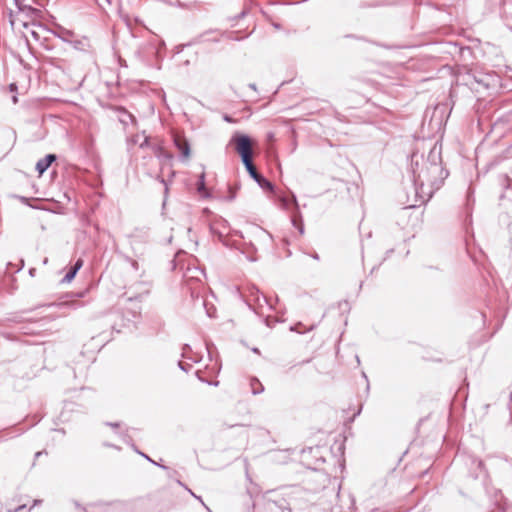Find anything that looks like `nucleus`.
<instances>
[{
  "instance_id": "nucleus-24",
  "label": "nucleus",
  "mask_w": 512,
  "mask_h": 512,
  "mask_svg": "<svg viewBox=\"0 0 512 512\" xmlns=\"http://www.w3.org/2000/svg\"><path fill=\"white\" fill-rule=\"evenodd\" d=\"M299 232H300L301 234L303 233V226H302V225H300V226H299Z\"/></svg>"
},
{
  "instance_id": "nucleus-11",
  "label": "nucleus",
  "mask_w": 512,
  "mask_h": 512,
  "mask_svg": "<svg viewBox=\"0 0 512 512\" xmlns=\"http://www.w3.org/2000/svg\"><path fill=\"white\" fill-rule=\"evenodd\" d=\"M202 305L206 308V313L209 317L212 318L215 316L216 309L213 305H211V307H208V304L205 300L202 301Z\"/></svg>"
},
{
  "instance_id": "nucleus-25",
  "label": "nucleus",
  "mask_w": 512,
  "mask_h": 512,
  "mask_svg": "<svg viewBox=\"0 0 512 512\" xmlns=\"http://www.w3.org/2000/svg\"><path fill=\"white\" fill-rule=\"evenodd\" d=\"M40 502H41L40 500H34V504H33V506H35V505L39 504Z\"/></svg>"
},
{
  "instance_id": "nucleus-12",
  "label": "nucleus",
  "mask_w": 512,
  "mask_h": 512,
  "mask_svg": "<svg viewBox=\"0 0 512 512\" xmlns=\"http://www.w3.org/2000/svg\"><path fill=\"white\" fill-rule=\"evenodd\" d=\"M280 205L283 209H288L290 205V200L286 197L280 198Z\"/></svg>"
},
{
  "instance_id": "nucleus-31",
  "label": "nucleus",
  "mask_w": 512,
  "mask_h": 512,
  "mask_svg": "<svg viewBox=\"0 0 512 512\" xmlns=\"http://www.w3.org/2000/svg\"><path fill=\"white\" fill-rule=\"evenodd\" d=\"M47 262H48V259H47V258H45V259H44V261H43V263H44V264H47Z\"/></svg>"
},
{
  "instance_id": "nucleus-15",
  "label": "nucleus",
  "mask_w": 512,
  "mask_h": 512,
  "mask_svg": "<svg viewBox=\"0 0 512 512\" xmlns=\"http://www.w3.org/2000/svg\"><path fill=\"white\" fill-rule=\"evenodd\" d=\"M25 508H26V505H25V504H24V505H20V506H18V507L14 510V512H22V510H24Z\"/></svg>"
},
{
  "instance_id": "nucleus-19",
  "label": "nucleus",
  "mask_w": 512,
  "mask_h": 512,
  "mask_svg": "<svg viewBox=\"0 0 512 512\" xmlns=\"http://www.w3.org/2000/svg\"><path fill=\"white\" fill-rule=\"evenodd\" d=\"M142 456L145 457V459H147L148 461L152 462L153 464H157L156 462H154L150 457H148L147 455L141 453Z\"/></svg>"
},
{
  "instance_id": "nucleus-22",
  "label": "nucleus",
  "mask_w": 512,
  "mask_h": 512,
  "mask_svg": "<svg viewBox=\"0 0 512 512\" xmlns=\"http://www.w3.org/2000/svg\"><path fill=\"white\" fill-rule=\"evenodd\" d=\"M292 202L295 206H298L296 197L294 195L292 196Z\"/></svg>"
},
{
  "instance_id": "nucleus-2",
  "label": "nucleus",
  "mask_w": 512,
  "mask_h": 512,
  "mask_svg": "<svg viewBox=\"0 0 512 512\" xmlns=\"http://www.w3.org/2000/svg\"><path fill=\"white\" fill-rule=\"evenodd\" d=\"M248 306L260 316H270V311L274 309L271 299H268L258 288L252 287L246 295Z\"/></svg>"
},
{
  "instance_id": "nucleus-26",
  "label": "nucleus",
  "mask_w": 512,
  "mask_h": 512,
  "mask_svg": "<svg viewBox=\"0 0 512 512\" xmlns=\"http://www.w3.org/2000/svg\"><path fill=\"white\" fill-rule=\"evenodd\" d=\"M292 223H293V225H295V226H296V225H297V221H296V219H292Z\"/></svg>"
},
{
  "instance_id": "nucleus-8",
  "label": "nucleus",
  "mask_w": 512,
  "mask_h": 512,
  "mask_svg": "<svg viewBox=\"0 0 512 512\" xmlns=\"http://www.w3.org/2000/svg\"><path fill=\"white\" fill-rule=\"evenodd\" d=\"M83 266V260L82 259H78L76 261V263L74 264V266L66 273V275L64 276L63 278V282H71L75 275L77 274V272L81 269V267Z\"/></svg>"
},
{
  "instance_id": "nucleus-16",
  "label": "nucleus",
  "mask_w": 512,
  "mask_h": 512,
  "mask_svg": "<svg viewBox=\"0 0 512 512\" xmlns=\"http://www.w3.org/2000/svg\"><path fill=\"white\" fill-rule=\"evenodd\" d=\"M42 454H47L46 451H38L35 453V459H37L38 457H40Z\"/></svg>"
},
{
  "instance_id": "nucleus-3",
  "label": "nucleus",
  "mask_w": 512,
  "mask_h": 512,
  "mask_svg": "<svg viewBox=\"0 0 512 512\" xmlns=\"http://www.w3.org/2000/svg\"><path fill=\"white\" fill-rule=\"evenodd\" d=\"M230 143L235 145V150L241 156L243 164L251 165V162H253V151L250 137L237 133L232 136Z\"/></svg>"
},
{
  "instance_id": "nucleus-1",
  "label": "nucleus",
  "mask_w": 512,
  "mask_h": 512,
  "mask_svg": "<svg viewBox=\"0 0 512 512\" xmlns=\"http://www.w3.org/2000/svg\"><path fill=\"white\" fill-rule=\"evenodd\" d=\"M413 181L416 194L422 202L431 199L433 194L442 186L448 172L443 168L439 154L432 150L427 159L412 161Z\"/></svg>"
},
{
  "instance_id": "nucleus-23",
  "label": "nucleus",
  "mask_w": 512,
  "mask_h": 512,
  "mask_svg": "<svg viewBox=\"0 0 512 512\" xmlns=\"http://www.w3.org/2000/svg\"><path fill=\"white\" fill-rule=\"evenodd\" d=\"M161 182L165 185V191L167 192V191H168V188H167V184H166L165 180H164V179H162V180H161Z\"/></svg>"
},
{
  "instance_id": "nucleus-4",
  "label": "nucleus",
  "mask_w": 512,
  "mask_h": 512,
  "mask_svg": "<svg viewBox=\"0 0 512 512\" xmlns=\"http://www.w3.org/2000/svg\"><path fill=\"white\" fill-rule=\"evenodd\" d=\"M249 175L258 183V185L266 191H273L274 186L273 184L264 178L261 174L257 172L256 167L254 166L253 162H251V165H244Z\"/></svg>"
},
{
  "instance_id": "nucleus-27",
  "label": "nucleus",
  "mask_w": 512,
  "mask_h": 512,
  "mask_svg": "<svg viewBox=\"0 0 512 512\" xmlns=\"http://www.w3.org/2000/svg\"><path fill=\"white\" fill-rule=\"evenodd\" d=\"M17 100H18V99H17V97H16V96H14V97H13V102H14V103H17Z\"/></svg>"
},
{
  "instance_id": "nucleus-6",
  "label": "nucleus",
  "mask_w": 512,
  "mask_h": 512,
  "mask_svg": "<svg viewBox=\"0 0 512 512\" xmlns=\"http://www.w3.org/2000/svg\"><path fill=\"white\" fill-rule=\"evenodd\" d=\"M210 231L221 240L224 236L229 234L228 222L222 218L217 219L211 223Z\"/></svg>"
},
{
  "instance_id": "nucleus-13",
  "label": "nucleus",
  "mask_w": 512,
  "mask_h": 512,
  "mask_svg": "<svg viewBox=\"0 0 512 512\" xmlns=\"http://www.w3.org/2000/svg\"><path fill=\"white\" fill-rule=\"evenodd\" d=\"M149 146H150L149 137L143 136V141L139 143V147L144 148V147H149Z\"/></svg>"
},
{
  "instance_id": "nucleus-5",
  "label": "nucleus",
  "mask_w": 512,
  "mask_h": 512,
  "mask_svg": "<svg viewBox=\"0 0 512 512\" xmlns=\"http://www.w3.org/2000/svg\"><path fill=\"white\" fill-rule=\"evenodd\" d=\"M173 142L180 153V157L183 160H188L191 154L190 143L188 142V140L183 135L174 134Z\"/></svg>"
},
{
  "instance_id": "nucleus-17",
  "label": "nucleus",
  "mask_w": 512,
  "mask_h": 512,
  "mask_svg": "<svg viewBox=\"0 0 512 512\" xmlns=\"http://www.w3.org/2000/svg\"><path fill=\"white\" fill-rule=\"evenodd\" d=\"M107 425H109L113 428H118L120 426L119 423H107Z\"/></svg>"
},
{
  "instance_id": "nucleus-21",
  "label": "nucleus",
  "mask_w": 512,
  "mask_h": 512,
  "mask_svg": "<svg viewBox=\"0 0 512 512\" xmlns=\"http://www.w3.org/2000/svg\"><path fill=\"white\" fill-rule=\"evenodd\" d=\"M131 263H132V266H133V268H134V269H138V263H137V261L132 260V261H131Z\"/></svg>"
},
{
  "instance_id": "nucleus-30",
  "label": "nucleus",
  "mask_w": 512,
  "mask_h": 512,
  "mask_svg": "<svg viewBox=\"0 0 512 512\" xmlns=\"http://www.w3.org/2000/svg\"><path fill=\"white\" fill-rule=\"evenodd\" d=\"M10 87H11V89L16 88L15 84H11Z\"/></svg>"
},
{
  "instance_id": "nucleus-10",
  "label": "nucleus",
  "mask_w": 512,
  "mask_h": 512,
  "mask_svg": "<svg viewBox=\"0 0 512 512\" xmlns=\"http://www.w3.org/2000/svg\"><path fill=\"white\" fill-rule=\"evenodd\" d=\"M152 151L158 158H171V155L168 154L164 148L159 144L151 145Z\"/></svg>"
},
{
  "instance_id": "nucleus-9",
  "label": "nucleus",
  "mask_w": 512,
  "mask_h": 512,
  "mask_svg": "<svg viewBox=\"0 0 512 512\" xmlns=\"http://www.w3.org/2000/svg\"><path fill=\"white\" fill-rule=\"evenodd\" d=\"M249 386L251 388V392L254 395L261 394L264 391L263 384L256 377H251L249 379Z\"/></svg>"
},
{
  "instance_id": "nucleus-20",
  "label": "nucleus",
  "mask_w": 512,
  "mask_h": 512,
  "mask_svg": "<svg viewBox=\"0 0 512 512\" xmlns=\"http://www.w3.org/2000/svg\"><path fill=\"white\" fill-rule=\"evenodd\" d=\"M142 456L145 457V459H147L148 461L152 462L153 464H157L156 462H154L150 457H148L147 455L141 453Z\"/></svg>"
},
{
  "instance_id": "nucleus-14",
  "label": "nucleus",
  "mask_w": 512,
  "mask_h": 512,
  "mask_svg": "<svg viewBox=\"0 0 512 512\" xmlns=\"http://www.w3.org/2000/svg\"><path fill=\"white\" fill-rule=\"evenodd\" d=\"M202 189H204V174L201 175L200 181L198 184V190L201 191Z\"/></svg>"
},
{
  "instance_id": "nucleus-18",
  "label": "nucleus",
  "mask_w": 512,
  "mask_h": 512,
  "mask_svg": "<svg viewBox=\"0 0 512 512\" xmlns=\"http://www.w3.org/2000/svg\"><path fill=\"white\" fill-rule=\"evenodd\" d=\"M142 456L145 457V459H147L148 461L152 462L153 464H157L156 462H154L150 457H148L147 455L141 453Z\"/></svg>"
},
{
  "instance_id": "nucleus-7",
  "label": "nucleus",
  "mask_w": 512,
  "mask_h": 512,
  "mask_svg": "<svg viewBox=\"0 0 512 512\" xmlns=\"http://www.w3.org/2000/svg\"><path fill=\"white\" fill-rule=\"evenodd\" d=\"M56 160V156L53 154H48L44 158L40 159L36 163V170L41 175L43 174L49 166L52 164L53 161Z\"/></svg>"
},
{
  "instance_id": "nucleus-29",
  "label": "nucleus",
  "mask_w": 512,
  "mask_h": 512,
  "mask_svg": "<svg viewBox=\"0 0 512 512\" xmlns=\"http://www.w3.org/2000/svg\"><path fill=\"white\" fill-rule=\"evenodd\" d=\"M251 89H255V84H250Z\"/></svg>"
},
{
  "instance_id": "nucleus-28",
  "label": "nucleus",
  "mask_w": 512,
  "mask_h": 512,
  "mask_svg": "<svg viewBox=\"0 0 512 512\" xmlns=\"http://www.w3.org/2000/svg\"><path fill=\"white\" fill-rule=\"evenodd\" d=\"M138 138H139V136L137 135V136H136V139H134V142H135V143H138V141H139V140H138Z\"/></svg>"
}]
</instances>
